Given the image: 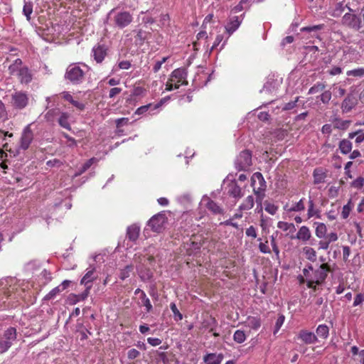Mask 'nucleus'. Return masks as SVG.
<instances>
[{
    "label": "nucleus",
    "instance_id": "1",
    "mask_svg": "<svg viewBox=\"0 0 364 364\" xmlns=\"http://www.w3.org/2000/svg\"><path fill=\"white\" fill-rule=\"evenodd\" d=\"M0 286L2 287L4 294L6 298L12 297L18 299L22 297L24 289L22 288V283L15 277H6L0 280Z\"/></svg>",
    "mask_w": 364,
    "mask_h": 364
},
{
    "label": "nucleus",
    "instance_id": "2",
    "mask_svg": "<svg viewBox=\"0 0 364 364\" xmlns=\"http://www.w3.org/2000/svg\"><path fill=\"white\" fill-rule=\"evenodd\" d=\"M87 71L88 67L85 64L73 63L67 68L65 77L74 85L80 84Z\"/></svg>",
    "mask_w": 364,
    "mask_h": 364
},
{
    "label": "nucleus",
    "instance_id": "3",
    "mask_svg": "<svg viewBox=\"0 0 364 364\" xmlns=\"http://www.w3.org/2000/svg\"><path fill=\"white\" fill-rule=\"evenodd\" d=\"M9 73L12 75H16L21 83L28 84L32 80V74L30 70L22 66V60L17 58L9 67Z\"/></svg>",
    "mask_w": 364,
    "mask_h": 364
},
{
    "label": "nucleus",
    "instance_id": "4",
    "mask_svg": "<svg viewBox=\"0 0 364 364\" xmlns=\"http://www.w3.org/2000/svg\"><path fill=\"white\" fill-rule=\"evenodd\" d=\"M251 185L253 187L254 193L257 196V209L259 205L260 210H262V200L264 196V191L266 188V182L261 173L256 172L252 175L251 178Z\"/></svg>",
    "mask_w": 364,
    "mask_h": 364
},
{
    "label": "nucleus",
    "instance_id": "5",
    "mask_svg": "<svg viewBox=\"0 0 364 364\" xmlns=\"http://www.w3.org/2000/svg\"><path fill=\"white\" fill-rule=\"evenodd\" d=\"M16 337V329L14 327H9L0 333V354L6 353L11 348Z\"/></svg>",
    "mask_w": 364,
    "mask_h": 364
},
{
    "label": "nucleus",
    "instance_id": "6",
    "mask_svg": "<svg viewBox=\"0 0 364 364\" xmlns=\"http://www.w3.org/2000/svg\"><path fill=\"white\" fill-rule=\"evenodd\" d=\"M108 16H113L114 24L119 28H124L129 26L133 21V16L129 11H116V9H112L108 14Z\"/></svg>",
    "mask_w": 364,
    "mask_h": 364
},
{
    "label": "nucleus",
    "instance_id": "7",
    "mask_svg": "<svg viewBox=\"0 0 364 364\" xmlns=\"http://www.w3.org/2000/svg\"><path fill=\"white\" fill-rule=\"evenodd\" d=\"M328 272L327 264H321L314 272L312 279H308V287L315 288L316 284H319L323 282L326 277Z\"/></svg>",
    "mask_w": 364,
    "mask_h": 364
},
{
    "label": "nucleus",
    "instance_id": "8",
    "mask_svg": "<svg viewBox=\"0 0 364 364\" xmlns=\"http://www.w3.org/2000/svg\"><path fill=\"white\" fill-rule=\"evenodd\" d=\"M187 75V71L183 68H177L171 73L170 80L173 82L174 88H179L181 85H186L188 84L186 80Z\"/></svg>",
    "mask_w": 364,
    "mask_h": 364
},
{
    "label": "nucleus",
    "instance_id": "9",
    "mask_svg": "<svg viewBox=\"0 0 364 364\" xmlns=\"http://www.w3.org/2000/svg\"><path fill=\"white\" fill-rule=\"evenodd\" d=\"M252 165V154L248 150L240 152L235 160V167L239 171H245Z\"/></svg>",
    "mask_w": 364,
    "mask_h": 364
},
{
    "label": "nucleus",
    "instance_id": "10",
    "mask_svg": "<svg viewBox=\"0 0 364 364\" xmlns=\"http://www.w3.org/2000/svg\"><path fill=\"white\" fill-rule=\"evenodd\" d=\"M12 136V133L9 134L8 132H4L0 129V146L1 145L6 151H11V149H8V143L6 141L7 140V137L11 138ZM6 157H7V154L0 149V161H2L0 166L3 169L7 168V165L4 162Z\"/></svg>",
    "mask_w": 364,
    "mask_h": 364
},
{
    "label": "nucleus",
    "instance_id": "11",
    "mask_svg": "<svg viewBox=\"0 0 364 364\" xmlns=\"http://www.w3.org/2000/svg\"><path fill=\"white\" fill-rule=\"evenodd\" d=\"M165 223V215L163 213H158L151 218L148 221L147 225L149 226L153 231L159 232L163 229Z\"/></svg>",
    "mask_w": 364,
    "mask_h": 364
},
{
    "label": "nucleus",
    "instance_id": "12",
    "mask_svg": "<svg viewBox=\"0 0 364 364\" xmlns=\"http://www.w3.org/2000/svg\"><path fill=\"white\" fill-rule=\"evenodd\" d=\"M342 23L357 31L361 28V19L354 14L346 13L342 18Z\"/></svg>",
    "mask_w": 364,
    "mask_h": 364
},
{
    "label": "nucleus",
    "instance_id": "13",
    "mask_svg": "<svg viewBox=\"0 0 364 364\" xmlns=\"http://www.w3.org/2000/svg\"><path fill=\"white\" fill-rule=\"evenodd\" d=\"M33 139V133L30 125H27L23 130L20 139L19 149L26 150Z\"/></svg>",
    "mask_w": 364,
    "mask_h": 364
},
{
    "label": "nucleus",
    "instance_id": "14",
    "mask_svg": "<svg viewBox=\"0 0 364 364\" xmlns=\"http://www.w3.org/2000/svg\"><path fill=\"white\" fill-rule=\"evenodd\" d=\"M12 100L14 105L18 109L24 108L28 102V98L26 94L18 92L12 95Z\"/></svg>",
    "mask_w": 364,
    "mask_h": 364
},
{
    "label": "nucleus",
    "instance_id": "15",
    "mask_svg": "<svg viewBox=\"0 0 364 364\" xmlns=\"http://www.w3.org/2000/svg\"><path fill=\"white\" fill-rule=\"evenodd\" d=\"M284 210L287 213L303 212L305 210V198H301L298 202H293L291 205L287 203L284 206Z\"/></svg>",
    "mask_w": 364,
    "mask_h": 364
},
{
    "label": "nucleus",
    "instance_id": "16",
    "mask_svg": "<svg viewBox=\"0 0 364 364\" xmlns=\"http://www.w3.org/2000/svg\"><path fill=\"white\" fill-rule=\"evenodd\" d=\"M201 203L214 214L223 213V209L208 196H203Z\"/></svg>",
    "mask_w": 364,
    "mask_h": 364
},
{
    "label": "nucleus",
    "instance_id": "17",
    "mask_svg": "<svg viewBox=\"0 0 364 364\" xmlns=\"http://www.w3.org/2000/svg\"><path fill=\"white\" fill-rule=\"evenodd\" d=\"M311 237V232L309 227L303 225L300 227L295 237H292V238L297 239L301 241L304 243H307V242Z\"/></svg>",
    "mask_w": 364,
    "mask_h": 364
},
{
    "label": "nucleus",
    "instance_id": "18",
    "mask_svg": "<svg viewBox=\"0 0 364 364\" xmlns=\"http://www.w3.org/2000/svg\"><path fill=\"white\" fill-rule=\"evenodd\" d=\"M298 338L306 344H313L317 341V337L314 333L306 330H301L299 333Z\"/></svg>",
    "mask_w": 364,
    "mask_h": 364
},
{
    "label": "nucleus",
    "instance_id": "19",
    "mask_svg": "<svg viewBox=\"0 0 364 364\" xmlns=\"http://www.w3.org/2000/svg\"><path fill=\"white\" fill-rule=\"evenodd\" d=\"M94 59L97 63H102L107 55V48L105 46L98 45L92 48Z\"/></svg>",
    "mask_w": 364,
    "mask_h": 364
},
{
    "label": "nucleus",
    "instance_id": "20",
    "mask_svg": "<svg viewBox=\"0 0 364 364\" xmlns=\"http://www.w3.org/2000/svg\"><path fill=\"white\" fill-rule=\"evenodd\" d=\"M222 353H208L203 357V361L205 364H221L223 360Z\"/></svg>",
    "mask_w": 364,
    "mask_h": 364
},
{
    "label": "nucleus",
    "instance_id": "21",
    "mask_svg": "<svg viewBox=\"0 0 364 364\" xmlns=\"http://www.w3.org/2000/svg\"><path fill=\"white\" fill-rule=\"evenodd\" d=\"M242 20L238 16L231 17L230 21L225 26V30L229 34L232 35L240 26Z\"/></svg>",
    "mask_w": 364,
    "mask_h": 364
},
{
    "label": "nucleus",
    "instance_id": "22",
    "mask_svg": "<svg viewBox=\"0 0 364 364\" xmlns=\"http://www.w3.org/2000/svg\"><path fill=\"white\" fill-rule=\"evenodd\" d=\"M313 217L320 218V210L316 208L314 200L311 197H309L308 201L307 219H310Z\"/></svg>",
    "mask_w": 364,
    "mask_h": 364
},
{
    "label": "nucleus",
    "instance_id": "23",
    "mask_svg": "<svg viewBox=\"0 0 364 364\" xmlns=\"http://www.w3.org/2000/svg\"><path fill=\"white\" fill-rule=\"evenodd\" d=\"M228 193L235 198H240L242 196L241 188L235 181H232L229 183Z\"/></svg>",
    "mask_w": 364,
    "mask_h": 364
},
{
    "label": "nucleus",
    "instance_id": "24",
    "mask_svg": "<svg viewBox=\"0 0 364 364\" xmlns=\"http://www.w3.org/2000/svg\"><path fill=\"white\" fill-rule=\"evenodd\" d=\"M246 326L257 331L262 324L261 318L259 316H248L245 322Z\"/></svg>",
    "mask_w": 364,
    "mask_h": 364
},
{
    "label": "nucleus",
    "instance_id": "25",
    "mask_svg": "<svg viewBox=\"0 0 364 364\" xmlns=\"http://www.w3.org/2000/svg\"><path fill=\"white\" fill-rule=\"evenodd\" d=\"M356 104V100L353 96H347L342 102L341 108L343 112H348L350 111Z\"/></svg>",
    "mask_w": 364,
    "mask_h": 364
},
{
    "label": "nucleus",
    "instance_id": "26",
    "mask_svg": "<svg viewBox=\"0 0 364 364\" xmlns=\"http://www.w3.org/2000/svg\"><path fill=\"white\" fill-rule=\"evenodd\" d=\"M352 147V142L350 141L348 138L342 139L341 141H340L338 144L339 150L341 153L343 154H348L350 153Z\"/></svg>",
    "mask_w": 364,
    "mask_h": 364
},
{
    "label": "nucleus",
    "instance_id": "27",
    "mask_svg": "<svg viewBox=\"0 0 364 364\" xmlns=\"http://www.w3.org/2000/svg\"><path fill=\"white\" fill-rule=\"evenodd\" d=\"M254 204V197L252 196H248L240 205L238 210L240 212L250 210L253 208Z\"/></svg>",
    "mask_w": 364,
    "mask_h": 364
},
{
    "label": "nucleus",
    "instance_id": "28",
    "mask_svg": "<svg viewBox=\"0 0 364 364\" xmlns=\"http://www.w3.org/2000/svg\"><path fill=\"white\" fill-rule=\"evenodd\" d=\"M61 95L64 100L70 102L74 107H75L79 110H82L85 108L84 104L77 100H75L73 96L70 94V92H63Z\"/></svg>",
    "mask_w": 364,
    "mask_h": 364
},
{
    "label": "nucleus",
    "instance_id": "29",
    "mask_svg": "<svg viewBox=\"0 0 364 364\" xmlns=\"http://www.w3.org/2000/svg\"><path fill=\"white\" fill-rule=\"evenodd\" d=\"M156 23L160 28H164L169 26L170 16L167 13H161L159 16H156Z\"/></svg>",
    "mask_w": 364,
    "mask_h": 364
},
{
    "label": "nucleus",
    "instance_id": "30",
    "mask_svg": "<svg viewBox=\"0 0 364 364\" xmlns=\"http://www.w3.org/2000/svg\"><path fill=\"white\" fill-rule=\"evenodd\" d=\"M140 228L136 225H132L128 227L127 236L132 241H136L139 237Z\"/></svg>",
    "mask_w": 364,
    "mask_h": 364
},
{
    "label": "nucleus",
    "instance_id": "31",
    "mask_svg": "<svg viewBox=\"0 0 364 364\" xmlns=\"http://www.w3.org/2000/svg\"><path fill=\"white\" fill-rule=\"evenodd\" d=\"M70 115L67 112H62L58 118V123L60 127L68 129L70 130V124L69 122Z\"/></svg>",
    "mask_w": 364,
    "mask_h": 364
},
{
    "label": "nucleus",
    "instance_id": "32",
    "mask_svg": "<svg viewBox=\"0 0 364 364\" xmlns=\"http://www.w3.org/2000/svg\"><path fill=\"white\" fill-rule=\"evenodd\" d=\"M315 225H316L315 230L316 236L319 239L324 238L327 233L326 225L323 223H316Z\"/></svg>",
    "mask_w": 364,
    "mask_h": 364
},
{
    "label": "nucleus",
    "instance_id": "33",
    "mask_svg": "<svg viewBox=\"0 0 364 364\" xmlns=\"http://www.w3.org/2000/svg\"><path fill=\"white\" fill-rule=\"evenodd\" d=\"M94 272L95 269H89L87 271L84 277L82 278L80 281L81 284H84L85 287L88 285H92L91 283L94 280Z\"/></svg>",
    "mask_w": 364,
    "mask_h": 364
},
{
    "label": "nucleus",
    "instance_id": "34",
    "mask_svg": "<svg viewBox=\"0 0 364 364\" xmlns=\"http://www.w3.org/2000/svg\"><path fill=\"white\" fill-rule=\"evenodd\" d=\"M355 139V142L358 144L364 141V132L362 129H359L355 132H350L348 134V139Z\"/></svg>",
    "mask_w": 364,
    "mask_h": 364
},
{
    "label": "nucleus",
    "instance_id": "35",
    "mask_svg": "<svg viewBox=\"0 0 364 364\" xmlns=\"http://www.w3.org/2000/svg\"><path fill=\"white\" fill-rule=\"evenodd\" d=\"M218 325L217 321L215 318L210 317L208 319L204 321L205 327L209 328L210 332H213V336L215 337L219 336V334L215 332V328Z\"/></svg>",
    "mask_w": 364,
    "mask_h": 364
},
{
    "label": "nucleus",
    "instance_id": "36",
    "mask_svg": "<svg viewBox=\"0 0 364 364\" xmlns=\"http://www.w3.org/2000/svg\"><path fill=\"white\" fill-rule=\"evenodd\" d=\"M314 182L315 184L323 183L326 178V173L321 168H316L314 171Z\"/></svg>",
    "mask_w": 364,
    "mask_h": 364
},
{
    "label": "nucleus",
    "instance_id": "37",
    "mask_svg": "<svg viewBox=\"0 0 364 364\" xmlns=\"http://www.w3.org/2000/svg\"><path fill=\"white\" fill-rule=\"evenodd\" d=\"M161 105V103H157L156 105L152 104H148L146 105L141 106L140 107L137 108L135 111V114L141 115L144 113L146 112L149 109H156Z\"/></svg>",
    "mask_w": 364,
    "mask_h": 364
},
{
    "label": "nucleus",
    "instance_id": "38",
    "mask_svg": "<svg viewBox=\"0 0 364 364\" xmlns=\"http://www.w3.org/2000/svg\"><path fill=\"white\" fill-rule=\"evenodd\" d=\"M302 252L307 259L311 262L316 260V252L312 247H304Z\"/></svg>",
    "mask_w": 364,
    "mask_h": 364
},
{
    "label": "nucleus",
    "instance_id": "39",
    "mask_svg": "<svg viewBox=\"0 0 364 364\" xmlns=\"http://www.w3.org/2000/svg\"><path fill=\"white\" fill-rule=\"evenodd\" d=\"M316 334L321 338H326L329 335V328L325 324H320L316 330Z\"/></svg>",
    "mask_w": 364,
    "mask_h": 364
},
{
    "label": "nucleus",
    "instance_id": "40",
    "mask_svg": "<svg viewBox=\"0 0 364 364\" xmlns=\"http://www.w3.org/2000/svg\"><path fill=\"white\" fill-rule=\"evenodd\" d=\"M141 299V305L145 306L146 312H150L152 309V304H151L150 299L146 296L145 292H141V295L139 296Z\"/></svg>",
    "mask_w": 364,
    "mask_h": 364
},
{
    "label": "nucleus",
    "instance_id": "41",
    "mask_svg": "<svg viewBox=\"0 0 364 364\" xmlns=\"http://www.w3.org/2000/svg\"><path fill=\"white\" fill-rule=\"evenodd\" d=\"M346 5L343 2H338L336 4L335 8L330 12L333 17H338L344 11Z\"/></svg>",
    "mask_w": 364,
    "mask_h": 364
},
{
    "label": "nucleus",
    "instance_id": "42",
    "mask_svg": "<svg viewBox=\"0 0 364 364\" xmlns=\"http://www.w3.org/2000/svg\"><path fill=\"white\" fill-rule=\"evenodd\" d=\"M277 228L282 230L283 231L294 232L296 228L293 223L279 221L277 223Z\"/></svg>",
    "mask_w": 364,
    "mask_h": 364
},
{
    "label": "nucleus",
    "instance_id": "43",
    "mask_svg": "<svg viewBox=\"0 0 364 364\" xmlns=\"http://www.w3.org/2000/svg\"><path fill=\"white\" fill-rule=\"evenodd\" d=\"M353 208V204L352 203V200H349L348 203L345 205H343L342 212H341V217L343 219H347L350 213V211L352 210Z\"/></svg>",
    "mask_w": 364,
    "mask_h": 364
},
{
    "label": "nucleus",
    "instance_id": "44",
    "mask_svg": "<svg viewBox=\"0 0 364 364\" xmlns=\"http://www.w3.org/2000/svg\"><path fill=\"white\" fill-rule=\"evenodd\" d=\"M98 159L97 158L92 157L87 160L80 168L79 172L76 174V176L80 175L85 171H86L94 163H97Z\"/></svg>",
    "mask_w": 364,
    "mask_h": 364
},
{
    "label": "nucleus",
    "instance_id": "45",
    "mask_svg": "<svg viewBox=\"0 0 364 364\" xmlns=\"http://www.w3.org/2000/svg\"><path fill=\"white\" fill-rule=\"evenodd\" d=\"M246 338L247 336L242 330H237L233 334V340L237 343H242Z\"/></svg>",
    "mask_w": 364,
    "mask_h": 364
},
{
    "label": "nucleus",
    "instance_id": "46",
    "mask_svg": "<svg viewBox=\"0 0 364 364\" xmlns=\"http://www.w3.org/2000/svg\"><path fill=\"white\" fill-rule=\"evenodd\" d=\"M348 76H353L357 78L364 77V68H358L353 70H348L346 73Z\"/></svg>",
    "mask_w": 364,
    "mask_h": 364
},
{
    "label": "nucleus",
    "instance_id": "47",
    "mask_svg": "<svg viewBox=\"0 0 364 364\" xmlns=\"http://www.w3.org/2000/svg\"><path fill=\"white\" fill-rule=\"evenodd\" d=\"M326 85L323 82H317L309 90V94H316L323 91Z\"/></svg>",
    "mask_w": 364,
    "mask_h": 364
},
{
    "label": "nucleus",
    "instance_id": "48",
    "mask_svg": "<svg viewBox=\"0 0 364 364\" xmlns=\"http://www.w3.org/2000/svg\"><path fill=\"white\" fill-rule=\"evenodd\" d=\"M33 12V4L31 2H25L23 8V13L26 16V19L28 21H30L31 19V15Z\"/></svg>",
    "mask_w": 364,
    "mask_h": 364
},
{
    "label": "nucleus",
    "instance_id": "49",
    "mask_svg": "<svg viewBox=\"0 0 364 364\" xmlns=\"http://www.w3.org/2000/svg\"><path fill=\"white\" fill-rule=\"evenodd\" d=\"M132 265L126 266L124 269L120 270L119 278L122 280H124L125 279L128 278L130 276V273L132 272Z\"/></svg>",
    "mask_w": 364,
    "mask_h": 364
},
{
    "label": "nucleus",
    "instance_id": "50",
    "mask_svg": "<svg viewBox=\"0 0 364 364\" xmlns=\"http://www.w3.org/2000/svg\"><path fill=\"white\" fill-rule=\"evenodd\" d=\"M170 309L173 314V317L176 321H181L183 319V315L180 313L175 303H171Z\"/></svg>",
    "mask_w": 364,
    "mask_h": 364
},
{
    "label": "nucleus",
    "instance_id": "51",
    "mask_svg": "<svg viewBox=\"0 0 364 364\" xmlns=\"http://www.w3.org/2000/svg\"><path fill=\"white\" fill-rule=\"evenodd\" d=\"M331 97V92L330 90H326L321 94L319 98L322 103L326 105L330 102Z\"/></svg>",
    "mask_w": 364,
    "mask_h": 364
},
{
    "label": "nucleus",
    "instance_id": "52",
    "mask_svg": "<svg viewBox=\"0 0 364 364\" xmlns=\"http://www.w3.org/2000/svg\"><path fill=\"white\" fill-rule=\"evenodd\" d=\"M264 210L271 215H274L278 210V207L273 203L266 202L264 203Z\"/></svg>",
    "mask_w": 364,
    "mask_h": 364
},
{
    "label": "nucleus",
    "instance_id": "53",
    "mask_svg": "<svg viewBox=\"0 0 364 364\" xmlns=\"http://www.w3.org/2000/svg\"><path fill=\"white\" fill-rule=\"evenodd\" d=\"M91 287H92V285L87 286L83 292H82L76 296V301H84L85 299H86L90 294V290Z\"/></svg>",
    "mask_w": 364,
    "mask_h": 364
},
{
    "label": "nucleus",
    "instance_id": "54",
    "mask_svg": "<svg viewBox=\"0 0 364 364\" xmlns=\"http://www.w3.org/2000/svg\"><path fill=\"white\" fill-rule=\"evenodd\" d=\"M324 28V24H318L312 26H306L301 28V32H313L321 30Z\"/></svg>",
    "mask_w": 364,
    "mask_h": 364
},
{
    "label": "nucleus",
    "instance_id": "55",
    "mask_svg": "<svg viewBox=\"0 0 364 364\" xmlns=\"http://www.w3.org/2000/svg\"><path fill=\"white\" fill-rule=\"evenodd\" d=\"M169 57H164L161 60H157L153 66V71L157 73L161 68L162 65L167 61Z\"/></svg>",
    "mask_w": 364,
    "mask_h": 364
},
{
    "label": "nucleus",
    "instance_id": "56",
    "mask_svg": "<svg viewBox=\"0 0 364 364\" xmlns=\"http://www.w3.org/2000/svg\"><path fill=\"white\" fill-rule=\"evenodd\" d=\"M61 292V290L58 287L53 288L46 296L45 299L50 300L54 299L58 294Z\"/></svg>",
    "mask_w": 364,
    "mask_h": 364
},
{
    "label": "nucleus",
    "instance_id": "57",
    "mask_svg": "<svg viewBox=\"0 0 364 364\" xmlns=\"http://www.w3.org/2000/svg\"><path fill=\"white\" fill-rule=\"evenodd\" d=\"M271 240V245L272 247L273 252H274L275 255L277 258L279 257V249L276 243V237L274 235H272L270 237Z\"/></svg>",
    "mask_w": 364,
    "mask_h": 364
},
{
    "label": "nucleus",
    "instance_id": "58",
    "mask_svg": "<svg viewBox=\"0 0 364 364\" xmlns=\"http://www.w3.org/2000/svg\"><path fill=\"white\" fill-rule=\"evenodd\" d=\"M284 320H285V317L284 315H280L277 321H276V323H275V329H274V333L276 334L279 330L280 329V328L282 326L284 322Z\"/></svg>",
    "mask_w": 364,
    "mask_h": 364
},
{
    "label": "nucleus",
    "instance_id": "59",
    "mask_svg": "<svg viewBox=\"0 0 364 364\" xmlns=\"http://www.w3.org/2000/svg\"><path fill=\"white\" fill-rule=\"evenodd\" d=\"M351 186L357 189L361 188L364 186V178H357L352 182Z\"/></svg>",
    "mask_w": 364,
    "mask_h": 364
},
{
    "label": "nucleus",
    "instance_id": "60",
    "mask_svg": "<svg viewBox=\"0 0 364 364\" xmlns=\"http://www.w3.org/2000/svg\"><path fill=\"white\" fill-rule=\"evenodd\" d=\"M136 41H139L142 43L146 38V33L141 29L138 30L135 36Z\"/></svg>",
    "mask_w": 364,
    "mask_h": 364
},
{
    "label": "nucleus",
    "instance_id": "61",
    "mask_svg": "<svg viewBox=\"0 0 364 364\" xmlns=\"http://www.w3.org/2000/svg\"><path fill=\"white\" fill-rule=\"evenodd\" d=\"M143 22L146 24H153L156 22V12L151 14V16H146L143 18Z\"/></svg>",
    "mask_w": 364,
    "mask_h": 364
},
{
    "label": "nucleus",
    "instance_id": "62",
    "mask_svg": "<svg viewBox=\"0 0 364 364\" xmlns=\"http://www.w3.org/2000/svg\"><path fill=\"white\" fill-rule=\"evenodd\" d=\"M140 355V352L135 348H132L127 352V358L129 360H134L138 358Z\"/></svg>",
    "mask_w": 364,
    "mask_h": 364
},
{
    "label": "nucleus",
    "instance_id": "63",
    "mask_svg": "<svg viewBox=\"0 0 364 364\" xmlns=\"http://www.w3.org/2000/svg\"><path fill=\"white\" fill-rule=\"evenodd\" d=\"M268 242L266 241L265 242H260L259 245V250L261 252L264 254H270L271 250L267 245Z\"/></svg>",
    "mask_w": 364,
    "mask_h": 364
},
{
    "label": "nucleus",
    "instance_id": "64",
    "mask_svg": "<svg viewBox=\"0 0 364 364\" xmlns=\"http://www.w3.org/2000/svg\"><path fill=\"white\" fill-rule=\"evenodd\" d=\"M363 302H364V294H361V293L358 294L354 299L353 306H359L361 304H363Z\"/></svg>",
    "mask_w": 364,
    "mask_h": 364
}]
</instances>
